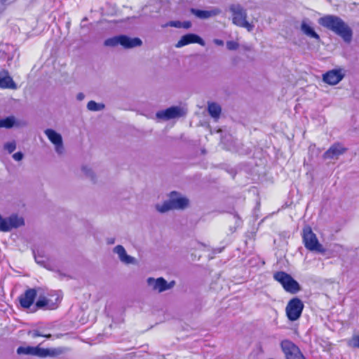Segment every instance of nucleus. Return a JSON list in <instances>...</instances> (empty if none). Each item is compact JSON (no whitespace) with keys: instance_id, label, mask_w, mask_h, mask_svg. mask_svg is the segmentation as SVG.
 Instances as JSON below:
<instances>
[{"instance_id":"1","label":"nucleus","mask_w":359,"mask_h":359,"mask_svg":"<svg viewBox=\"0 0 359 359\" xmlns=\"http://www.w3.org/2000/svg\"><path fill=\"white\" fill-rule=\"evenodd\" d=\"M318 23L339 35L346 43L352 40L353 32L349 26L338 16L327 15L318 19Z\"/></svg>"},{"instance_id":"2","label":"nucleus","mask_w":359,"mask_h":359,"mask_svg":"<svg viewBox=\"0 0 359 359\" xmlns=\"http://www.w3.org/2000/svg\"><path fill=\"white\" fill-rule=\"evenodd\" d=\"M189 199L177 191H172L169 195V199L163 203L155 204L156 210L163 214L172 210H184L189 206Z\"/></svg>"},{"instance_id":"3","label":"nucleus","mask_w":359,"mask_h":359,"mask_svg":"<svg viewBox=\"0 0 359 359\" xmlns=\"http://www.w3.org/2000/svg\"><path fill=\"white\" fill-rule=\"evenodd\" d=\"M229 11L231 13L232 23L233 25L245 28L248 32L253 30L255 26L247 20V11L243 6L240 4H232L229 6Z\"/></svg>"},{"instance_id":"4","label":"nucleus","mask_w":359,"mask_h":359,"mask_svg":"<svg viewBox=\"0 0 359 359\" xmlns=\"http://www.w3.org/2000/svg\"><path fill=\"white\" fill-rule=\"evenodd\" d=\"M302 238L305 248L309 250L321 253L325 252V248L319 243L316 235L310 226H307L303 229Z\"/></svg>"},{"instance_id":"5","label":"nucleus","mask_w":359,"mask_h":359,"mask_svg":"<svg viewBox=\"0 0 359 359\" xmlns=\"http://www.w3.org/2000/svg\"><path fill=\"white\" fill-rule=\"evenodd\" d=\"M24 225L25 219L22 216L13 213L7 217H4L0 214V231L1 232H8Z\"/></svg>"},{"instance_id":"6","label":"nucleus","mask_w":359,"mask_h":359,"mask_svg":"<svg viewBox=\"0 0 359 359\" xmlns=\"http://www.w3.org/2000/svg\"><path fill=\"white\" fill-rule=\"evenodd\" d=\"M273 278L280 283L287 292L294 294L300 290L299 283L285 272L278 271L275 273Z\"/></svg>"},{"instance_id":"7","label":"nucleus","mask_w":359,"mask_h":359,"mask_svg":"<svg viewBox=\"0 0 359 359\" xmlns=\"http://www.w3.org/2000/svg\"><path fill=\"white\" fill-rule=\"evenodd\" d=\"M146 282L147 287L150 290L158 293H161L172 288L175 284L174 280L168 283L163 277H159L157 278L149 277Z\"/></svg>"},{"instance_id":"8","label":"nucleus","mask_w":359,"mask_h":359,"mask_svg":"<svg viewBox=\"0 0 359 359\" xmlns=\"http://www.w3.org/2000/svg\"><path fill=\"white\" fill-rule=\"evenodd\" d=\"M304 306L302 301L299 298L294 297L290 299L285 308L287 318L290 321L298 320L302 315Z\"/></svg>"},{"instance_id":"9","label":"nucleus","mask_w":359,"mask_h":359,"mask_svg":"<svg viewBox=\"0 0 359 359\" xmlns=\"http://www.w3.org/2000/svg\"><path fill=\"white\" fill-rule=\"evenodd\" d=\"M186 111L180 106H172L156 113V118L159 121H168L184 116Z\"/></svg>"},{"instance_id":"10","label":"nucleus","mask_w":359,"mask_h":359,"mask_svg":"<svg viewBox=\"0 0 359 359\" xmlns=\"http://www.w3.org/2000/svg\"><path fill=\"white\" fill-rule=\"evenodd\" d=\"M280 347L286 359H306L298 346L288 339L283 340Z\"/></svg>"},{"instance_id":"11","label":"nucleus","mask_w":359,"mask_h":359,"mask_svg":"<svg viewBox=\"0 0 359 359\" xmlns=\"http://www.w3.org/2000/svg\"><path fill=\"white\" fill-rule=\"evenodd\" d=\"M44 133L49 141L54 145L55 152L59 155H62L65 151L62 135L50 128L45 130Z\"/></svg>"},{"instance_id":"12","label":"nucleus","mask_w":359,"mask_h":359,"mask_svg":"<svg viewBox=\"0 0 359 359\" xmlns=\"http://www.w3.org/2000/svg\"><path fill=\"white\" fill-rule=\"evenodd\" d=\"M344 77V72L342 69H337L328 71L323 74V80L330 85L339 83Z\"/></svg>"},{"instance_id":"13","label":"nucleus","mask_w":359,"mask_h":359,"mask_svg":"<svg viewBox=\"0 0 359 359\" xmlns=\"http://www.w3.org/2000/svg\"><path fill=\"white\" fill-rule=\"evenodd\" d=\"M191 43H198L202 46H205L204 40L196 34H187L182 36L178 42L175 44L176 48H182Z\"/></svg>"},{"instance_id":"14","label":"nucleus","mask_w":359,"mask_h":359,"mask_svg":"<svg viewBox=\"0 0 359 359\" xmlns=\"http://www.w3.org/2000/svg\"><path fill=\"white\" fill-rule=\"evenodd\" d=\"M113 252L116 254L121 262L125 264H135L137 260L135 257L128 255L126 249L121 245H118L113 249Z\"/></svg>"},{"instance_id":"15","label":"nucleus","mask_w":359,"mask_h":359,"mask_svg":"<svg viewBox=\"0 0 359 359\" xmlns=\"http://www.w3.org/2000/svg\"><path fill=\"white\" fill-rule=\"evenodd\" d=\"M345 151L346 149L341 144L336 143L332 145L329 149L323 154V158L324 159L338 158Z\"/></svg>"},{"instance_id":"16","label":"nucleus","mask_w":359,"mask_h":359,"mask_svg":"<svg viewBox=\"0 0 359 359\" xmlns=\"http://www.w3.org/2000/svg\"><path fill=\"white\" fill-rule=\"evenodd\" d=\"M36 296V290L35 289H29L26 290L25 292L19 298L21 306L26 309L29 308L32 305Z\"/></svg>"},{"instance_id":"17","label":"nucleus","mask_w":359,"mask_h":359,"mask_svg":"<svg viewBox=\"0 0 359 359\" xmlns=\"http://www.w3.org/2000/svg\"><path fill=\"white\" fill-rule=\"evenodd\" d=\"M121 46L124 48H133L140 46L142 41L137 37L131 38L126 35H121Z\"/></svg>"},{"instance_id":"18","label":"nucleus","mask_w":359,"mask_h":359,"mask_svg":"<svg viewBox=\"0 0 359 359\" xmlns=\"http://www.w3.org/2000/svg\"><path fill=\"white\" fill-rule=\"evenodd\" d=\"M192 14L200 19H208L210 18L215 17L221 13V11L218 8H214L209 11H203L199 9L192 8L191 10Z\"/></svg>"},{"instance_id":"19","label":"nucleus","mask_w":359,"mask_h":359,"mask_svg":"<svg viewBox=\"0 0 359 359\" xmlns=\"http://www.w3.org/2000/svg\"><path fill=\"white\" fill-rule=\"evenodd\" d=\"M0 88L15 89L16 84L7 72H0Z\"/></svg>"},{"instance_id":"20","label":"nucleus","mask_w":359,"mask_h":359,"mask_svg":"<svg viewBox=\"0 0 359 359\" xmlns=\"http://www.w3.org/2000/svg\"><path fill=\"white\" fill-rule=\"evenodd\" d=\"M20 125V123L13 116L0 119V128L8 129L14 126L19 127Z\"/></svg>"},{"instance_id":"21","label":"nucleus","mask_w":359,"mask_h":359,"mask_svg":"<svg viewBox=\"0 0 359 359\" xmlns=\"http://www.w3.org/2000/svg\"><path fill=\"white\" fill-rule=\"evenodd\" d=\"M301 30L307 36L316 39L317 40L320 39L319 35L314 31L313 27L304 20L302 22Z\"/></svg>"},{"instance_id":"22","label":"nucleus","mask_w":359,"mask_h":359,"mask_svg":"<svg viewBox=\"0 0 359 359\" xmlns=\"http://www.w3.org/2000/svg\"><path fill=\"white\" fill-rule=\"evenodd\" d=\"M47 329L46 327H39L37 329H34L28 332V335L33 339H35L39 337H43L47 339H50L51 337V334L46 332Z\"/></svg>"},{"instance_id":"23","label":"nucleus","mask_w":359,"mask_h":359,"mask_svg":"<svg viewBox=\"0 0 359 359\" xmlns=\"http://www.w3.org/2000/svg\"><path fill=\"white\" fill-rule=\"evenodd\" d=\"M208 110L209 114L215 119H218L220 116L222 109L221 107L215 102H209L208 104Z\"/></svg>"},{"instance_id":"24","label":"nucleus","mask_w":359,"mask_h":359,"mask_svg":"<svg viewBox=\"0 0 359 359\" xmlns=\"http://www.w3.org/2000/svg\"><path fill=\"white\" fill-rule=\"evenodd\" d=\"M51 300L44 297H40L36 302V306L39 309L46 307L48 309H55L54 304L50 303Z\"/></svg>"},{"instance_id":"25","label":"nucleus","mask_w":359,"mask_h":359,"mask_svg":"<svg viewBox=\"0 0 359 359\" xmlns=\"http://www.w3.org/2000/svg\"><path fill=\"white\" fill-rule=\"evenodd\" d=\"M67 351L65 347L47 348V357L56 358Z\"/></svg>"},{"instance_id":"26","label":"nucleus","mask_w":359,"mask_h":359,"mask_svg":"<svg viewBox=\"0 0 359 359\" xmlns=\"http://www.w3.org/2000/svg\"><path fill=\"white\" fill-rule=\"evenodd\" d=\"M104 108V104L102 103H97L91 100L87 104V109L91 111H99Z\"/></svg>"},{"instance_id":"27","label":"nucleus","mask_w":359,"mask_h":359,"mask_svg":"<svg viewBox=\"0 0 359 359\" xmlns=\"http://www.w3.org/2000/svg\"><path fill=\"white\" fill-rule=\"evenodd\" d=\"M120 38H121V35L107 39L104 41V44L105 46H109V47H114L118 45H121Z\"/></svg>"},{"instance_id":"28","label":"nucleus","mask_w":359,"mask_h":359,"mask_svg":"<svg viewBox=\"0 0 359 359\" xmlns=\"http://www.w3.org/2000/svg\"><path fill=\"white\" fill-rule=\"evenodd\" d=\"M35 346H20L17 349V353L18 354H25V355H34Z\"/></svg>"},{"instance_id":"29","label":"nucleus","mask_w":359,"mask_h":359,"mask_svg":"<svg viewBox=\"0 0 359 359\" xmlns=\"http://www.w3.org/2000/svg\"><path fill=\"white\" fill-rule=\"evenodd\" d=\"M34 356L39 358H47V348L35 346Z\"/></svg>"},{"instance_id":"30","label":"nucleus","mask_w":359,"mask_h":359,"mask_svg":"<svg viewBox=\"0 0 359 359\" xmlns=\"http://www.w3.org/2000/svg\"><path fill=\"white\" fill-rule=\"evenodd\" d=\"M81 171L86 177H89L92 180H94V173L89 167L86 165L82 166Z\"/></svg>"},{"instance_id":"31","label":"nucleus","mask_w":359,"mask_h":359,"mask_svg":"<svg viewBox=\"0 0 359 359\" xmlns=\"http://www.w3.org/2000/svg\"><path fill=\"white\" fill-rule=\"evenodd\" d=\"M16 148V143L15 141H11L9 142H6L4 144V149L8 151V153H12Z\"/></svg>"},{"instance_id":"32","label":"nucleus","mask_w":359,"mask_h":359,"mask_svg":"<svg viewBox=\"0 0 359 359\" xmlns=\"http://www.w3.org/2000/svg\"><path fill=\"white\" fill-rule=\"evenodd\" d=\"M226 48L229 50H236L239 48V43L234 41H228Z\"/></svg>"},{"instance_id":"33","label":"nucleus","mask_w":359,"mask_h":359,"mask_svg":"<svg viewBox=\"0 0 359 359\" xmlns=\"http://www.w3.org/2000/svg\"><path fill=\"white\" fill-rule=\"evenodd\" d=\"M348 345L354 348H359V335L353 336L348 341Z\"/></svg>"},{"instance_id":"34","label":"nucleus","mask_w":359,"mask_h":359,"mask_svg":"<svg viewBox=\"0 0 359 359\" xmlns=\"http://www.w3.org/2000/svg\"><path fill=\"white\" fill-rule=\"evenodd\" d=\"M168 25L173 27L181 28L182 22L180 21H170Z\"/></svg>"},{"instance_id":"35","label":"nucleus","mask_w":359,"mask_h":359,"mask_svg":"<svg viewBox=\"0 0 359 359\" xmlns=\"http://www.w3.org/2000/svg\"><path fill=\"white\" fill-rule=\"evenodd\" d=\"M13 158L15 161H20L23 158V154L22 152H16L13 155Z\"/></svg>"},{"instance_id":"36","label":"nucleus","mask_w":359,"mask_h":359,"mask_svg":"<svg viewBox=\"0 0 359 359\" xmlns=\"http://www.w3.org/2000/svg\"><path fill=\"white\" fill-rule=\"evenodd\" d=\"M191 27V23L189 21H185V22H182L181 27H182V28L189 29Z\"/></svg>"},{"instance_id":"37","label":"nucleus","mask_w":359,"mask_h":359,"mask_svg":"<svg viewBox=\"0 0 359 359\" xmlns=\"http://www.w3.org/2000/svg\"><path fill=\"white\" fill-rule=\"evenodd\" d=\"M213 42L217 45V46H222L224 45V41L221 39H215L213 40Z\"/></svg>"},{"instance_id":"38","label":"nucleus","mask_w":359,"mask_h":359,"mask_svg":"<svg viewBox=\"0 0 359 359\" xmlns=\"http://www.w3.org/2000/svg\"><path fill=\"white\" fill-rule=\"evenodd\" d=\"M85 95L83 93H79L76 95V99L79 101H81L84 99Z\"/></svg>"},{"instance_id":"39","label":"nucleus","mask_w":359,"mask_h":359,"mask_svg":"<svg viewBox=\"0 0 359 359\" xmlns=\"http://www.w3.org/2000/svg\"><path fill=\"white\" fill-rule=\"evenodd\" d=\"M107 243H108L109 244H112V243H114V238H111V239L109 240V241H107Z\"/></svg>"},{"instance_id":"40","label":"nucleus","mask_w":359,"mask_h":359,"mask_svg":"<svg viewBox=\"0 0 359 359\" xmlns=\"http://www.w3.org/2000/svg\"><path fill=\"white\" fill-rule=\"evenodd\" d=\"M8 0H1L2 4H6Z\"/></svg>"},{"instance_id":"41","label":"nucleus","mask_w":359,"mask_h":359,"mask_svg":"<svg viewBox=\"0 0 359 359\" xmlns=\"http://www.w3.org/2000/svg\"><path fill=\"white\" fill-rule=\"evenodd\" d=\"M62 336V334H57L56 338H60Z\"/></svg>"}]
</instances>
